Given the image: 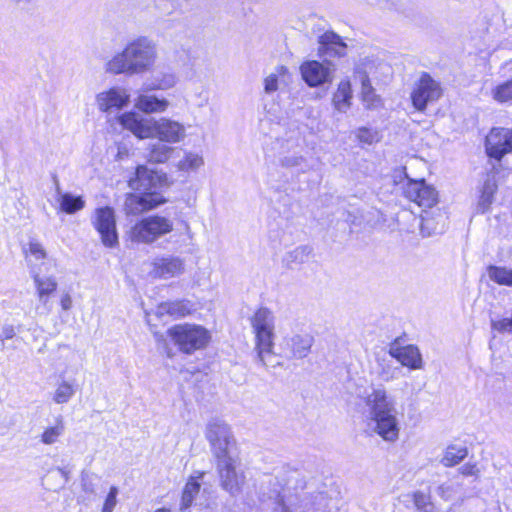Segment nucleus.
I'll list each match as a JSON object with an SVG mask.
<instances>
[{
	"mask_svg": "<svg viewBox=\"0 0 512 512\" xmlns=\"http://www.w3.org/2000/svg\"><path fill=\"white\" fill-rule=\"evenodd\" d=\"M64 419L59 416L55 419L54 424L46 426L39 435V442L43 445L51 446L60 441L65 433Z\"/></svg>",
	"mask_w": 512,
	"mask_h": 512,
	"instance_id": "nucleus-26",
	"label": "nucleus"
},
{
	"mask_svg": "<svg viewBox=\"0 0 512 512\" xmlns=\"http://www.w3.org/2000/svg\"><path fill=\"white\" fill-rule=\"evenodd\" d=\"M319 55L342 58L347 55V44L333 31H326L318 39Z\"/></svg>",
	"mask_w": 512,
	"mask_h": 512,
	"instance_id": "nucleus-21",
	"label": "nucleus"
},
{
	"mask_svg": "<svg viewBox=\"0 0 512 512\" xmlns=\"http://www.w3.org/2000/svg\"><path fill=\"white\" fill-rule=\"evenodd\" d=\"M168 143L156 142L149 146L148 160L152 163H166L175 151V148L167 145Z\"/></svg>",
	"mask_w": 512,
	"mask_h": 512,
	"instance_id": "nucleus-29",
	"label": "nucleus"
},
{
	"mask_svg": "<svg viewBox=\"0 0 512 512\" xmlns=\"http://www.w3.org/2000/svg\"><path fill=\"white\" fill-rule=\"evenodd\" d=\"M155 337H156L157 341L163 340L162 335L155 334Z\"/></svg>",
	"mask_w": 512,
	"mask_h": 512,
	"instance_id": "nucleus-54",
	"label": "nucleus"
},
{
	"mask_svg": "<svg viewBox=\"0 0 512 512\" xmlns=\"http://www.w3.org/2000/svg\"><path fill=\"white\" fill-rule=\"evenodd\" d=\"M390 67L377 59L366 57L361 59L354 67V78L360 83H371L372 79H379L382 75L388 74Z\"/></svg>",
	"mask_w": 512,
	"mask_h": 512,
	"instance_id": "nucleus-19",
	"label": "nucleus"
},
{
	"mask_svg": "<svg viewBox=\"0 0 512 512\" xmlns=\"http://www.w3.org/2000/svg\"><path fill=\"white\" fill-rule=\"evenodd\" d=\"M173 221L165 216L154 214L137 221L127 232L131 242L152 244L173 231Z\"/></svg>",
	"mask_w": 512,
	"mask_h": 512,
	"instance_id": "nucleus-7",
	"label": "nucleus"
},
{
	"mask_svg": "<svg viewBox=\"0 0 512 512\" xmlns=\"http://www.w3.org/2000/svg\"><path fill=\"white\" fill-rule=\"evenodd\" d=\"M442 95L440 84L429 74L423 73L411 93L412 104L418 111H425L428 104L437 101Z\"/></svg>",
	"mask_w": 512,
	"mask_h": 512,
	"instance_id": "nucleus-14",
	"label": "nucleus"
},
{
	"mask_svg": "<svg viewBox=\"0 0 512 512\" xmlns=\"http://www.w3.org/2000/svg\"><path fill=\"white\" fill-rule=\"evenodd\" d=\"M299 72L308 87L318 88L333 82L336 66L329 60H306L300 64Z\"/></svg>",
	"mask_w": 512,
	"mask_h": 512,
	"instance_id": "nucleus-10",
	"label": "nucleus"
},
{
	"mask_svg": "<svg viewBox=\"0 0 512 512\" xmlns=\"http://www.w3.org/2000/svg\"><path fill=\"white\" fill-rule=\"evenodd\" d=\"M176 84V77L172 73H164L161 76H156L151 84H147L145 90H169Z\"/></svg>",
	"mask_w": 512,
	"mask_h": 512,
	"instance_id": "nucleus-40",
	"label": "nucleus"
},
{
	"mask_svg": "<svg viewBox=\"0 0 512 512\" xmlns=\"http://www.w3.org/2000/svg\"><path fill=\"white\" fill-rule=\"evenodd\" d=\"M487 274L498 285L512 287V269L502 266H489Z\"/></svg>",
	"mask_w": 512,
	"mask_h": 512,
	"instance_id": "nucleus-36",
	"label": "nucleus"
},
{
	"mask_svg": "<svg viewBox=\"0 0 512 512\" xmlns=\"http://www.w3.org/2000/svg\"><path fill=\"white\" fill-rule=\"evenodd\" d=\"M468 455V450L465 446L451 445L447 447L441 463L446 467H452L460 463Z\"/></svg>",
	"mask_w": 512,
	"mask_h": 512,
	"instance_id": "nucleus-35",
	"label": "nucleus"
},
{
	"mask_svg": "<svg viewBox=\"0 0 512 512\" xmlns=\"http://www.w3.org/2000/svg\"><path fill=\"white\" fill-rule=\"evenodd\" d=\"M59 204L62 211L67 214H73L85 207V201L81 196H73L70 193H64L59 198Z\"/></svg>",
	"mask_w": 512,
	"mask_h": 512,
	"instance_id": "nucleus-37",
	"label": "nucleus"
},
{
	"mask_svg": "<svg viewBox=\"0 0 512 512\" xmlns=\"http://www.w3.org/2000/svg\"><path fill=\"white\" fill-rule=\"evenodd\" d=\"M75 393V384L63 378V380L55 388L52 400L56 404H65L73 398Z\"/></svg>",
	"mask_w": 512,
	"mask_h": 512,
	"instance_id": "nucleus-33",
	"label": "nucleus"
},
{
	"mask_svg": "<svg viewBox=\"0 0 512 512\" xmlns=\"http://www.w3.org/2000/svg\"><path fill=\"white\" fill-rule=\"evenodd\" d=\"M404 194L407 199L421 207L430 208L437 202L436 190L424 180H409L404 187Z\"/></svg>",
	"mask_w": 512,
	"mask_h": 512,
	"instance_id": "nucleus-17",
	"label": "nucleus"
},
{
	"mask_svg": "<svg viewBox=\"0 0 512 512\" xmlns=\"http://www.w3.org/2000/svg\"><path fill=\"white\" fill-rule=\"evenodd\" d=\"M238 465V454L216 460L220 484L231 495L240 493L245 484V475L237 469Z\"/></svg>",
	"mask_w": 512,
	"mask_h": 512,
	"instance_id": "nucleus-11",
	"label": "nucleus"
},
{
	"mask_svg": "<svg viewBox=\"0 0 512 512\" xmlns=\"http://www.w3.org/2000/svg\"><path fill=\"white\" fill-rule=\"evenodd\" d=\"M203 476V473H199L198 476H191L182 492L181 497V503L179 506L180 511L187 510L189 507H191L195 496L200 491V483L198 482V479Z\"/></svg>",
	"mask_w": 512,
	"mask_h": 512,
	"instance_id": "nucleus-28",
	"label": "nucleus"
},
{
	"mask_svg": "<svg viewBox=\"0 0 512 512\" xmlns=\"http://www.w3.org/2000/svg\"><path fill=\"white\" fill-rule=\"evenodd\" d=\"M205 436L216 460L238 454L231 429L224 421H210L206 426Z\"/></svg>",
	"mask_w": 512,
	"mask_h": 512,
	"instance_id": "nucleus-8",
	"label": "nucleus"
},
{
	"mask_svg": "<svg viewBox=\"0 0 512 512\" xmlns=\"http://www.w3.org/2000/svg\"><path fill=\"white\" fill-rule=\"evenodd\" d=\"M179 350L185 354H192L208 346L211 341V333L205 327L198 324H177L167 330Z\"/></svg>",
	"mask_w": 512,
	"mask_h": 512,
	"instance_id": "nucleus-6",
	"label": "nucleus"
},
{
	"mask_svg": "<svg viewBox=\"0 0 512 512\" xmlns=\"http://www.w3.org/2000/svg\"><path fill=\"white\" fill-rule=\"evenodd\" d=\"M357 398L367 410V427L371 434L393 444L400 438L401 425L395 398L383 385L371 386Z\"/></svg>",
	"mask_w": 512,
	"mask_h": 512,
	"instance_id": "nucleus-1",
	"label": "nucleus"
},
{
	"mask_svg": "<svg viewBox=\"0 0 512 512\" xmlns=\"http://www.w3.org/2000/svg\"><path fill=\"white\" fill-rule=\"evenodd\" d=\"M151 267L152 277L164 280L179 277L185 272V262L177 256L156 258Z\"/></svg>",
	"mask_w": 512,
	"mask_h": 512,
	"instance_id": "nucleus-18",
	"label": "nucleus"
},
{
	"mask_svg": "<svg viewBox=\"0 0 512 512\" xmlns=\"http://www.w3.org/2000/svg\"><path fill=\"white\" fill-rule=\"evenodd\" d=\"M63 367L60 369V377L70 378L76 376L82 368L78 355L75 352H69L61 357Z\"/></svg>",
	"mask_w": 512,
	"mask_h": 512,
	"instance_id": "nucleus-30",
	"label": "nucleus"
},
{
	"mask_svg": "<svg viewBox=\"0 0 512 512\" xmlns=\"http://www.w3.org/2000/svg\"><path fill=\"white\" fill-rule=\"evenodd\" d=\"M92 224L100 234L101 242L105 247L118 246V233L114 209L108 206L97 208L92 218Z\"/></svg>",
	"mask_w": 512,
	"mask_h": 512,
	"instance_id": "nucleus-13",
	"label": "nucleus"
},
{
	"mask_svg": "<svg viewBox=\"0 0 512 512\" xmlns=\"http://www.w3.org/2000/svg\"><path fill=\"white\" fill-rule=\"evenodd\" d=\"M11 4L19 8H26L32 5L35 0H8Z\"/></svg>",
	"mask_w": 512,
	"mask_h": 512,
	"instance_id": "nucleus-52",
	"label": "nucleus"
},
{
	"mask_svg": "<svg viewBox=\"0 0 512 512\" xmlns=\"http://www.w3.org/2000/svg\"><path fill=\"white\" fill-rule=\"evenodd\" d=\"M99 111L112 114L126 108L130 103L129 91L121 86H113L99 92L95 97Z\"/></svg>",
	"mask_w": 512,
	"mask_h": 512,
	"instance_id": "nucleus-15",
	"label": "nucleus"
},
{
	"mask_svg": "<svg viewBox=\"0 0 512 512\" xmlns=\"http://www.w3.org/2000/svg\"><path fill=\"white\" fill-rule=\"evenodd\" d=\"M389 355L401 363L402 366L411 370H420L423 368V359L420 350L414 345H391Z\"/></svg>",
	"mask_w": 512,
	"mask_h": 512,
	"instance_id": "nucleus-20",
	"label": "nucleus"
},
{
	"mask_svg": "<svg viewBox=\"0 0 512 512\" xmlns=\"http://www.w3.org/2000/svg\"><path fill=\"white\" fill-rule=\"evenodd\" d=\"M398 367L393 366L390 362L383 360L380 363L378 375L385 382L393 381L398 377Z\"/></svg>",
	"mask_w": 512,
	"mask_h": 512,
	"instance_id": "nucleus-43",
	"label": "nucleus"
},
{
	"mask_svg": "<svg viewBox=\"0 0 512 512\" xmlns=\"http://www.w3.org/2000/svg\"><path fill=\"white\" fill-rule=\"evenodd\" d=\"M274 512H332V508L323 494L312 496L285 492Z\"/></svg>",
	"mask_w": 512,
	"mask_h": 512,
	"instance_id": "nucleus-9",
	"label": "nucleus"
},
{
	"mask_svg": "<svg viewBox=\"0 0 512 512\" xmlns=\"http://www.w3.org/2000/svg\"><path fill=\"white\" fill-rule=\"evenodd\" d=\"M26 256L30 264L31 270H33V268L41 269L40 267H38L37 262L40 260H45L47 257V253L41 243L32 240L28 243Z\"/></svg>",
	"mask_w": 512,
	"mask_h": 512,
	"instance_id": "nucleus-38",
	"label": "nucleus"
},
{
	"mask_svg": "<svg viewBox=\"0 0 512 512\" xmlns=\"http://www.w3.org/2000/svg\"><path fill=\"white\" fill-rule=\"evenodd\" d=\"M59 471H60L63 475H65V474H66V473L64 472V470H63V469H59Z\"/></svg>",
	"mask_w": 512,
	"mask_h": 512,
	"instance_id": "nucleus-55",
	"label": "nucleus"
},
{
	"mask_svg": "<svg viewBox=\"0 0 512 512\" xmlns=\"http://www.w3.org/2000/svg\"><path fill=\"white\" fill-rule=\"evenodd\" d=\"M16 335V331L13 325H4L0 333V341L12 339Z\"/></svg>",
	"mask_w": 512,
	"mask_h": 512,
	"instance_id": "nucleus-50",
	"label": "nucleus"
},
{
	"mask_svg": "<svg viewBox=\"0 0 512 512\" xmlns=\"http://www.w3.org/2000/svg\"><path fill=\"white\" fill-rule=\"evenodd\" d=\"M204 165V158L196 152L187 151L184 156L174 164L177 171L192 173L198 171Z\"/></svg>",
	"mask_w": 512,
	"mask_h": 512,
	"instance_id": "nucleus-27",
	"label": "nucleus"
},
{
	"mask_svg": "<svg viewBox=\"0 0 512 512\" xmlns=\"http://www.w3.org/2000/svg\"><path fill=\"white\" fill-rule=\"evenodd\" d=\"M314 344V337L307 332H293L283 336L279 342V357L288 360H300L306 358Z\"/></svg>",
	"mask_w": 512,
	"mask_h": 512,
	"instance_id": "nucleus-12",
	"label": "nucleus"
},
{
	"mask_svg": "<svg viewBox=\"0 0 512 512\" xmlns=\"http://www.w3.org/2000/svg\"><path fill=\"white\" fill-rule=\"evenodd\" d=\"M493 330L499 333H511L512 334V315L499 320H493L491 322Z\"/></svg>",
	"mask_w": 512,
	"mask_h": 512,
	"instance_id": "nucleus-46",
	"label": "nucleus"
},
{
	"mask_svg": "<svg viewBox=\"0 0 512 512\" xmlns=\"http://www.w3.org/2000/svg\"><path fill=\"white\" fill-rule=\"evenodd\" d=\"M158 59L156 42L147 36L129 40L123 49L108 58L103 66L106 74L141 75L150 72Z\"/></svg>",
	"mask_w": 512,
	"mask_h": 512,
	"instance_id": "nucleus-2",
	"label": "nucleus"
},
{
	"mask_svg": "<svg viewBox=\"0 0 512 512\" xmlns=\"http://www.w3.org/2000/svg\"><path fill=\"white\" fill-rule=\"evenodd\" d=\"M491 97L498 103L512 101V78L496 85L491 90Z\"/></svg>",
	"mask_w": 512,
	"mask_h": 512,
	"instance_id": "nucleus-39",
	"label": "nucleus"
},
{
	"mask_svg": "<svg viewBox=\"0 0 512 512\" xmlns=\"http://www.w3.org/2000/svg\"><path fill=\"white\" fill-rule=\"evenodd\" d=\"M117 495L118 488L112 486L109 490L108 495L106 496L101 512H113L117 504Z\"/></svg>",
	"mask_w": 512,
	"mask_h": 512,
	"instance_id": "nucleus-47",
	"label": "nucleus"
},
{
	"mask_svg": "<svg viewBox=\"0 0 512 512\" xmlns=\"http://www.w3.org/2000/svg\"><path fill=\"white\" fill-rule=\"evenodd\" d=\"M459 491V485L452 481L445 482L437 488L438 495L446 501L454 500Z\"/></svg>",
	"mask_w": 512,
	"mask_h": 512,
	"instance_id": "nucleus-42",
	"label": "nucleus"
},
{
	"mask_svg": "<svg viewBox=\"0 0 512 512\" xmlns=\"http://www.w3.org/2000/svg\"><path fill=\"white\" fill-rule=\"evenodd\" d=\"M304 158L301 155H288L281 159V165L286 168H295L302 165Z\"/></svg>",
	"mask_w": 512,
	"mask_h": 512,
	"instance_id": "nucleus-48",
	"label": "nucleus"
},
{
	"mask_svg": "<svg viewBox=\"0 0 512 512\" xmlns=\"http://www.w3.org/2000/svg\"><path fill=\"white\" fill-rule=\"evenodd\" d=\"M289 75V70L286 66L280 65L275 70L264 78V92L271 94L279 89L280 79H284Z\"/></svg>",
	"mask_w": 512,
	"mask_h": 512,
	"instance_id": "nucleus-31",
	"label": "nucleus"
},
{
	"mask_svg": "<svg viewBox=\"0 0 512 512\" xmlns=\"http://www.w3.org/2000/svg\"><path fill=\"white\" fill-rule=\"evenodd\" d=\"M459 472L464 476H478L480 473L479 468L476 464L465 463L459 468Z\"/></svg>",
	"mask_w": 512,
	"mask_h": 512,
	"instance_id": "nucleus-49",
	"label": "nucleus"
},
{
	"mask_svg": "<svg viewBox=\"0 0 512 512\" xmlns=\"http://www.w3.org/2000/svg\"><path fill=\"white\" fill-rule=\"evenodd\" d=\"M497 189L494 177H488L481 189V195L478 201V211L484 213L490 207L493 201V195Z\"/></svg>",
	"mask_w": 512,
	"mask_h": 512,
	"instance_id": "nucleus-32",
	"label": "nucleus"
},
{
	"mask_svg": "<svg viewBox=\"0 0 512 512\" xmlns=\"http://www.w3.org/2000/svg\"><path fill=\"white\" fill-rule=\"evenodd\" d=\"M41 272V269L33 268V270H31V276L39 301L46 304L49 296L56 291L58 284L53 276H44Z\"/></svg>",
	"mask_w": 512,
	"mask_h": 512,
	"instance_id": "nucleus-24",
	"label": "nucleus"
},
{
	"mask_svg": "<svg viewBox=\"0 0 512 512\" xmlns=\"http://www.w3.org/2000/svg\"><path fill=\"white\" fill-rule=\"evenodd\" d=\"M250 325L255 336L254 350L257 360L266 368L281 365L274 352L275 317L271 310L261 307L250 318Z\"/></svg>",
	"mask_w": 512,
	"mask_h": 512,
	"instance_id": "nucleus-5",
	"label": "nucleus"
},
{
	"mask_svg": "<svg viewBox=\"0 0 512 512\" xmlns=\"http://www.w3.org/2000/svg\"><path fill=\"white\" fill-rule=\"evenodd\" d=\"M353 89L349 77L342 78L332 94V106L339 113H346L352 106Z\"/></svg>",
	"mask_w": 512,
	"mask_h": 512,
	"instance_id": "nucleus-23",
	"label": "nucleus"
},
{
	"mask_svg": "<svg viewBox=\"0 0 512 512\" xmlns=\"http://www.w3.org/2000/svg\"><path fill=\"white\" fill-rule=\"evenodd\" d=\"M193 310V305L189 300H175L160 303L156 308V315L163 317L169 315L175 318L185 317Z\"/></svg>",
	"mask_w": 512,
	"mask_h": 512,
	"instance_id": "nucleus-25",
	"label": "nucleus"
},
{
	"mask_svg": "<svg viewBox=\"0 0 512 512\" xmlns=\"http://www.w3.org/2000/svg\"><path fill=\"white\" fill-rule=\"evenodd\" d=\"M414 504L421 512H433V505L430 502V497L423 492L414 493Z\"/></svg>",
	"mask_w": 512,
	"mask_h": 512,
	"instance_id": "nucleus-45",
	"label": "nucleus"
},
{
	"mask_svg": "<svg viewBox=\"0 0 512 512\" xmlns=\"http://www.w3.org/2000/svg\"><path fill=\"white\" fill-rule=\"evenodd\" d=\"M60 305H61V308L65 311H68L71 309L72 307V298L71 296L68 294V293H65L61 296V299H60Z\"/></svg>",
	"mask_w": 512,
	"mask_h": 512,
	"instance_id": "nucleus-51",
	"label": "nucleus"
},
{
	"mask_svg": "<svg viewBox=\"0 0 512 512\" xmlns=\"http://www.w3.org/2000/svg\"><path fill=\"white\" fill-rule=\"evenodd\" d=\"M485 150L490 158L500 161L506 154L512 153V130L493 128L486 136Z\"/></svg>",
	"mask_w": 512,
	"mask_h": 512,
	"instance_id": "nucleus-16",
	"label": "nucleus"
},
{
	"mask_svg": "<svg viewBox=\"0 0 512 512\" xmlns=\"http://www.w3.org/2000/svg\"><path fill=\"white\" fill-rule=\"evenodd\" d=\"M159 176L146 166H138L135 174L128 181L129 187L140 192L139 194H128L124 202V210L127 215H137L149 211L164 204L166 199L159 193L153 191Z\"/></svg>",
	"mask_w": 512,
	"mask_h": 512,
	"instance_id": "nucleus-4",
	"label": "nucleus"
},
{
	"mask_svg": "<svg viewBox=\"0 0 512 512\" xmlns=\"http://www.w3.org/2000/svg\"><path fill=\"white\" fill-rule=\"evenodd\" d=\"M134 106L140 112L147 115L162 114L170 107V101L163 96L146 92L140 93L136 97Z\"/></svg>",
	"mask_w": 512,
	"mask_h": 512,
	"instance_id": "nucleus-22",
	"label": "nucleus"
},
{
	"mask_svg": "<svg viewBox=\"0 0 512 512\" xmlns=\"http://www.w3.org/2000/svg\"><path fill=\"white\" fill-rule=\"evenodd\" d=\"M116 120L140 140L158 139L163 143L178 144L187 137L185 125L169 117H145L138 112L127 111L118 115Z\"/></svg>",
	"mask_w": 512,
	"mask_h": 512,
	"instance_id": "nucleus-3",
	"label": "nucleus"
},
{
	"mask_svg": "<svg viewBox=\"0 0 512 512\" xmlns=\"http://www.w3.org/2000/svg\"><path fill=\"white\" fill-rule=\"evenodd\" d=\"M153 512H173V511L171 509H169V508L161 507V508H157Z\"/></svg>",
	"mask_w": 512,
	"mask_h": 512,
	"instance_id": "nucleus-53",
	"label": "nucleus"
},
{
	"mask_svg": "<svg viewBox=\"0 0 512 512\" xmlns=\"http://www.w3.org/2000/svg\"><path fill=\"white\" fill-rule=\"evenodd\" d=\"M361 84V100L367 109H378L382 107L383 102L381 97L376 93L371 83H360Z\"/></svg>",
	"mask_w": 512,
	"mask_h": 512,
	"instance_id": "nucleus-34",
	"label": "nucleus"
},
{
	"mask_svg": "<svg viewBox=\"0 0 512 512\" xmlns=\"http://www.w3.org/2000/svg\"><path fill=\"white\" fill-rule=\"evenodd\" d=\"M355 135L357 139L363 144L371 145L379 140L378 132L366 127L357 129Z\"/></svg>",
	"mask_w": 512,
	"mask_h": 512,
	"instance_id": "nucleus-44",
	"label": "nucleus"
},
{
	"mask_svg": "<svg viewBox=\"0 0 512 512\" xmlns=\"http://www.w3.org/2000/svg\"><path fill=\"white\" fill-rule=\"evenodd\" d=\"M312 254V248L307 245H302L294 248L286 256V261L289 265L301 264L310 258Z\"/></svg>",
	"mask_w": 512,
	"mask_h": 512,
	"instance_id": "nucleus-41",
	"label": "nucleus"
}]
</instances>
